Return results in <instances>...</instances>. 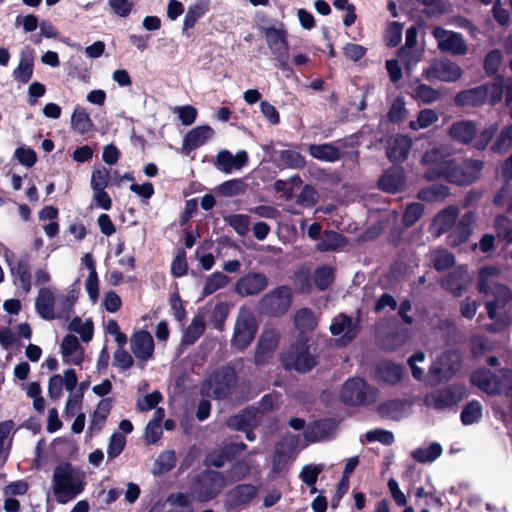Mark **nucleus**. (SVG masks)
Returning <instances> with one entry per match:
<instances>
[{
	"label": "nucleus",
	"mask_w": 512,
	"mask_h": 512,
	"mask_svg": "<svg viewBox=\"0 0 512 512\" xmlns=\"http://www.w3.org/2000/svg\"><path fill=\"white\" fill-rule=\"evenodd\" d=\"M308 152L313 158L325 162H336L341 158L339 147L334 143L311 144Z\"/></svg>",
	"instance_id": "nucleus-31"
},
{
	"label": "nucleus",
	"mask_w": 512,
	"mask_h": 512,
	"mask_svg": "<svg viewBox=\"0 0 512 512\" xmlns=\"http://www.w3.org/2000/svg\"><path fill=\"white\" fill-rule=\"evenodd\" d=\"M294 322L298 328L303 329H313L316 326L314 313L309 308L299 309L295 314Z\"/></svg>",
	"instance_id": "nucleus-60"
},
{
	"label": "nucleus",
	"mask_w": 512,
	"mask_h": 512,
	"mask_svg": "<svg viewBox=\"0 0 512 512\" xmlns=\"http://www.w3.org/2000/svg\"><path fill=\"white\" fill-rule=\"evenodd\" d=\"M109 184V171L105 167L96 168L92 171L91 187L93 190L105 189Z\"/></svg>",
	"instance_id": "nucleus-63"
},
{
	"label": "nucleus",
	"mask_w": 512,
	"mask_h": 512,
	"mask_svg": "<svg viewBox=\"0 0 512 512\" xmlns=\"http://www.w3.org/2000/svg\"><path fill=\"white\" fill-rule=\"evenodd\" d=\"M334 270L328 265H322L314 271L313 281L319 291H325L334 282Z\"/></svg>",
	"instance_id": "nucleus-45"
},
{
	"label": "nucleus",
	"mask_w": 512,
	"mask_h": 512,
	"mask_svg": "<svg viewBox=\"0 0 512 512\" xmlns=\"http://www.w3.org/2000/svg\"><path fill=\"white\" fill-rule=\"evenodd\" d=\"M442 446L437 443H431L427 448H417L412 451V457L419 463L433 462L442 454Z\"/></svg>",
	"instance_id": "nucleus-43"
},
{
	"label": "nucleus",
	"mask_w": 512,
	"mask_h": 512,
	"mask_svg": "<svg viewBox=\"0 0 512 512\" xmlns=\"http://www.w3.org/2000/svg\"><path fill=\"white\" fill-rule=\"evenodd\" d=\"M359 320L353 322L352 318L344 313H340L337 317L334 318V321L330 325V332L334 336L341 335L342 340L345 344L353 341L358 333H359Z\"/></svg>",
	"instance_id": "nucleus-21"
},
{
	"label": "nucleus",
	"mask_w": 512,
	"mask_h": 512,
	"mask_svg": "<svg viewBox=\"0 0 512 512\" xmlns=\"http://www.w3.org/2000/svg\"><path fill=\"white\" fill-rule=\"evenodd\" d=\"M470 383L491 396H497L503 392L502 380L486 368L475 369L470 375Z\"/></svg>",
	"instance_id": "nucleus-15"
},
{
	"label": "nucleus",
	"mask_w": 512,
	"mask_h": 512,
	"mask_svg": "<svg viewBox=\"0 0 512 512\" xmlns=\"http://www.w3.org/2000/svg\"><path fill=\"white\" fill-rule=\"evenodd\" d=\"M384 382L398 384L402 379V367L393 362H385L378 368Z\"/></svg>",
	"instance_id": "nucleus-46"
},
{
	"label": "nucleus",
	"mask_w": 512,
	"mask_h": 512,
	"mask_svg": "<svg viewBox=\"0 0 512 512\" xmlns=\"http://www.w3.org/2000/svg\"><path fill=\"white\" fill-rule=\"evenodd\" d=\"M209 10V1L200 0L188 7L183 20V31L193 28L197 21L202 18Z\"/></svg>",
	"instance_id": "nucleus-37"
},
{
	"label": "nucleus",
	"mask_w": 512,
	"mask_h": 512,
	"mask_svg": "<svg viewBox=\"0 0 512 512\" xmlns=\"http://www.w3.org/2000/svg\"><path fill=\"white\" fill-rule=\"evenodd\" d=\"M292 297V290L288 285L278 286L261 298L260 310L268 316H282L290 308Z\"/></svg>",
	"instance_id": "nucleus-8"
},
{
	"label": "nucleus",
	"mask_w": 512,
	"mask_h": 512,
	"mask_svg": "<svg viewBox=\"0 0 512 512\" xmlns=\"http://www.w3.org/2000/svg\"><path fill=\"white\" fill-rule=\"evenodd\" d=\"M258 488L253 484H237L231 488L225 499V505L231 510H240L248 506L257 496Z\"/></svg>",
	"instance_id": "nucleus-14"
},
{
	"label": "nucleus",
	"mask_w": 512,
	"mask_h": 512,
	"mask_svg": "<svg viewBox=\"0 0 512 512\" xmlns=\"http://www.w3.org/2000/svg\"><path fill=\"white\" fill-rule=\"evenodd\" d=\"M406 177L401 167L387 169L379 178L378 187L387 193L395 194L405 189Z\"/></svg>",
	"instance_id": "nucleus-22"
},
{
	"label": "nucleus",
	"mask_w": 512,
	"mask_h": 512,
	"mask_svg": "<svg viewBox=\"0 0 512 512\" xmlns=\"http://www.w3.org/2000/svg\"><path fill=\"white\" fill-rule=\"evenodd\" d=\"M10 272L14 278L13 284L19 285L25 293L30 292L31 283V267H30V256L25 254L21 256L16 262L7 260Z\"/></svg>",
	"instance_id": "nucleus-17"
},
{
	"label": "nucleus",
	"mask_w": 512,
	"mask_h": 512,
	"mask_svg": "<svg viewBox=\"0 0 512 512\" xmlns=\"http://www.w3.org/2000/svg\"><path fill=\"white\" fill-rule=\"evenodd\" d=\"M474 222L475 215L472 211L463 214L454 229L447 236L448 244L451 247H457L467 242L472 234Z\"/></svg>",
	"instance_id": "nucleus-20"
},
{
	"label": "nucleus",
	"mask_w": 512,
	"mask_h": 512,
	"mask_svg": "<svg viewBox=\"0 0 512 512\" xmlns=\"http://www.w3.org/2000/svg\"><path fill=\"white\" fill-rule=\"evenodd\" d=\"M15 423L13 420H5L0 422V459L7 458L9 450L12 444V438L9 439L8 447L5 448V442L10 437L12 430L14 429Z\"/></svg>",
	"instance_id": "nucleus-51"
},
{
	"label": "nucleus",
	"mask_w": 512,
	"mask_h": 512,
	"mask_svg": "<svg viewBox=\"0 0 512 512\" xmlns=\"http://www.w3.org/2000/svg\"><path fill=\"white\" fill-rule=\"evenodd\" d=\"M423 50L416 47L410 48L407 51H403L401 48L398 50V57L403 62L406 70H412L413 67L421 61L423 57Z\"/></svg>",
	"instance_id": "nucleus-52"
},
{
	"label": "nucleus",
	"mask_w": 512,
	"mask_h": 512,
	"mask_svg": "<svg viewBox=\"0 0 512 512\" xmlns=\"http://www.w3.org/2000/svg\"><path fill=\"white\" fill-rule=\"evenodd\" d=\"M268 47L276 60V67L283 72L293 73L289 65V44L287 32L283 28L267 27L264 30Z\"/></svg>",
	"instance_id": "nucleus-7"
},
{
	"label": "nucleus",
	"mask_w": 512,
	"mask_h": 512,
	"mask_svg": "<svg viewBox=\"0 0 512 512\" xmlns=\"http://www.w3.org/2000/svg\"><path fill=\"white\" fill-rule=\"evenodd\" d=\"M278 340L277 338L270 334H263L257 344L255 354H254V362L257 365H262L267 363L268 359L272 356L273 351L277 346Z\"/></svg>",
	"instance_id": "nucleus-32"
},
{
	"label": "nucleus",
	"mask_w": 512,
	"mask_h": 512,
	"mask_svg": "<svg viewBox=\"0 0 512 512\" xmlns=\"http://www.w3.org/2000/svg\"><path fill=\"white\" fill-rule=\"evenodd\" d=\"M214 134V130L209 125H202L191 129L186 133L183 139L182 150L188 155L191 151L204 145Z\"/></svg>",
	"instance_id": "nucleus-24"
},
{
	"label": "nucleus",
	"mask_w": 512,
	"mask_h": 512,
	"mask_svg": "<svg viewBox=\"0 0 512 512\" xmlns=\"http://www.w3.org/2000/svg\"><path fill=\"white\" fill-rule=\"evenodd\" d=\"M214 165L218 170L225 174H230L235 169L233 154L228 150L220 151L216 156Z\"/></svg>",
	"instance_id": "nucleus-62"
},
{
	"label": "nucleus",
	"mask_w": 512,
	"mask_h": 512,
	"mask_svg": "<svg viewBox=\"0 0 512 512\" xmlns=\"http://www.w3.org/2000/svg\"><path fill=\"white\" fill-rule=\"evenodd\" d=\"M176 465L175 452L172 450L162 452L155 461L153 473L163 474L171 471Z\"/></svg>",
	"instance_id": "nucleus-48"
},
{
	"label": "nucleus",
	"mask_w": 512,
	"mask_h": 512,
	"mask_svg": "<svg viewBox=\"0 0 512 512\" xmlns=\"http://www.w3.org/2000/svg\"><path fill=\"white\" fill-rule=\"evenodd\" d=\"M498 126L497 124H491L484 130L480 132V134L475 138L474 148L483 151L487 148L488 144L492 141L495 134L497 133Z\"/></svg>",
	"instance_id": "nucleus-61"
},
{
	"label": "nucleus",
	"mask_w": 512,
	"mask_h": 512,
	"mask_svg": "<svg viewBox=\"0 0 512 512\" xmlns=\"http://www.w3.org/2000/svg\"><path fill=\"white\" fill-rule=\"evenodd\" d=\"M462 358L456 350L441 353L429 369L430 377L437 383L452 379L461 369Z\"/></svg>",
	"instance_id": "nucleus-9"
},
{
	"label": "nucleus",
	"mask_w": 512,
	"mask_h": 512,
	"mask_svg": "<svg viewBox=\"0 0 512 512\" xmlns=\"http://www.w3.org/2000/svg\"><path fill=\"white\" fill-rule=\"evenodd\" d=\"M378 396L379 389L360 377L349 378L340 390L341 401L353 407H367L374 404Z\"/></svg>",
	"instance_id": "nucleus-4"
},
{
	"label": "nucleus",
	"mask_w": 512,
	"mask_h": 512,
	"mask_svg": "<svg viewBox=\"0 0 512 512\" xmlns=\"http://www.w3.org/2000/svg\"><path fill=\"white\" fill-rule=\"evenodd\" d=\"M204 329V322L198 318H194L184 333L183 342L185 344L195 343L203 334Z\"/></svg>",
	"instance_id": "nucleus-56"
},
{
	"label": "nucleus",
	"mask_w": 512,
	"mask_h": 512,
	"mask_svg": "<svg viewBox=\"0 0 512 512\" xmlns=\"http://www.w3.org/2000/svg\"><path fill=\"white\" fill-rule=\"evenodd\" d=\"M112 400L110 398H105L100 400L97 405L96 410L92 415V420L89 426V429H97L101 430L104 423L106 422L111 408H112Z\"/></svg>",
	"instance_id": "nucleus-40"
},
{
	"label": "nucleus",
	"mask_w": 512,
	"mask_h": 512,
	"mask_svg": "<svg viewBox=\"0 0 512 512\" xmlns=\"http://www.w3.org/2000/svg\"><path fill=\"white\" fill-rule=\"evenodd\" d=\"M250 474V466L244 460L235 461L228 471V478L232 482H239Z\"/></svg>",
	"instance_id": "nucleus-59"
},
{
	"label": "nucleus",
	"mask_w": 512,
	"mask_h": 512,
	"mask_svg": "<svg viewBox=\"0 0 512 512\" xmlns=\"http://www.w3.org/2000/svg\"><path fill=\"white\" fill-rule=\"evenodd\" d=\"M61 353L66 363L81 365L84 361L83 349L73 334L66 335L61 343Z\"/></svg>",
	"instance_id": "nucleus-27"
},
{
	"label": "nucleus",
	"mask_w": 512,
	"mask_h": 512,
	"mask_svg": "<svg viewBox=\"0 0 512 512\" xmlns=\"http://www.w3.org/2000/svg\"><path fill=\"white\" fill-rule=\"evenodd\" d=\"M466 271L461 268L449 272L440 281L441 287L450 292L454 297L462 296L466 289Z\"/></svg>",
	"instance_id": "nucleus-28"
},
{
	"label": "nucleus",
	"mask_w": 512,
	"mask_h": 512,
	"mask_svg": "<svg viewBox=\"0 0 512 512\" xmlns=\"http://www.w3.org/2000/svg\"><path fill=\"white\" fill-rule=\"evenodd\" d=\"M449 194L450 189L448 186L443 184H434L420 189L417 193V198L428 203L442 202L449 196Z\"/></svg>",
	"instance_id": "nucleus-36"
},
{
	"label": "nucleus",
	"mask_w": 512,
	"mask_h": 512,
	"mask_svg": "<svg viewBox=\"0 0 512 512\" xmlns=\"http://www.w3.org/2000/svg\"><path fill=\"white\" fill-rule=\"evenodd\" d=\"M464 397L461 386H448L437 389L425 397V405L435 410H444L457 405Z\"/></svg>",
	"instance_id": "nucleus-12"
},
{
	"label": "nucleus",
	"mask_w": 512,
	"mask_h": 512,
	"mask_svg": "<svg viewBox=\"0 0 512 512\" xmlns=\"http://www.w3.org/2000/svg\"><path fill=\"white\" fill-rule=\"evenodd\" d=\"M503 61V54L500 49L490 50L483 62V69L487 76H494L498 71Z\"/></svg>",
	"instance_id": "nucleus-47"
},
{
	"label": "nucleus",
	"mask_w": 512,
	"mask_h": 512,
	"mask_svg": "<svg viewBox=\"0 0 512 512\" xmlns=\"http://www.w3.org/2000/svg\"><path fill=\"white\" fill-rule=\"evenodd\" d=\"M126 438L124 435L115 432L111 435L107 448V455L110 460L118 457L124 450Z\"/></svg>",
	"instance_id": "nucleus-58"
},
{
	"label": "nucleus",
	"mask_w": 512,
	"mask_h": 512,
	"mask_svg": "<svg viewBox=\"0 0 512 512\" xmlns=\"http://www.w3.org/2000/svg\"><path fill=\"white\" fill-rule=\"evenodd\" d=\"M228 224L240 236L246 235L249 230V216L244 214H234L228 218Z\"/></svg>",
	"instance_id": "nucleus-64"
},
{
	"label": "nucleus",
	"mask_w": 512,
	"mask_h": 512,
	"mask_svg": "<svg viewBox=\"0 0 512 512\" xmlns=\"http://www.w3.org/2000/svg\"><path fill=\"white\" fill-rule=\"evenodd\" d=\"M257 323L253 315H240L234 326L231 344L238 351H244L254 340L257 333Z\"/></svg>",
	"instance_id": "nucleus-11"
},
{
	"label": "nucleus",
	"mask_w": 512,
	"mask_h": 512,
	"mask_svg": "<svg viewBox=\"0 0 512 512\" xmlns=\"http://www.w3.org/2000/svg\"><path fill=\"white\" fill-rule=\"evenodd\" d=\"M455 265L454 255L446 250L439 251L433 259V268L438 272L449 270Z\"/></svg>",
	"instance_id": "nucleus-57"
},
{
	"label": "nucleus",
	"mask_w": 512,
	"mask_h": 512,
	"mask_svg": "<svg viewBox=\"0 0 512 512\" xmlns=\"http://www.w3.org/2000/svg\"><path fill=\"white\" fill-rule=\"evenodd\" d=\"M230 282V277L226 274L216 271L206 278L205 285L202 290V296L207 297L217 290L224 288Z\"/></svg>",
	"instance_id": "nucleus-42"
},
{
	"label": "nucleus",
	"mask_w": 512,
	"mask_h": 512,
	"mask_svg": "<svg viewBox=\"0 0 512 512\" xmlns=\"http://www.w3.org/2000/svg\"><path fill=\"white\" fill-rule=\"evenodd\" d=\"M412 141L407 135H398L386 149V156L393 164H401L408 158Z\"/></svg>",
	"instance_id": "nucleus-25"
},
{
	"label": "nucleus",
	"mask_w": 512,
	"mask_h": 512,
	"mask_svg": "<svg viewBox=\"0 0 512 512\" xmlns=\"http://www.w3.org/2000/svg\"><path fill=\"white\" fill-rule=\"evenodd\" d=\"M72 128L80 134L89 132L93 128V122L82 107L77 106L71 117Z\"/></svg>",
	"instance_id": "nucleus-41"
},
{
	"label": "nucleus",
	"mask_w": 512,
	"mask_h": 512,
	"mask_svg": "<svg viewBox=\"0 0 512 512\" xmlns=\"http://www.w3.org/2000/svg\"><path fill=\"white\" fill-rule=\"evenodd\" d=\"M438 121L437 113L432 109H422L419 111L417 119L411 121L409 126L413 130L425 129Z\"/></svg>",
	"instance_id": "nucleus-50"
},
{
	"label": "nucleus",
	"mask_w": 512,
	"mask_h": 512,
	"mask_svg": "<svg viewBox=\"0 0 512 512\" xmlns=\"http://www.w3.org/2000/svg\"><path fill=\"white\" fill-rule=\"evenodd\" d=\"M433 36L437 40L438 48L441 51H447L453 55H464L467 52V45L463 36L458 32L436 27L433 30Z\"/></svg>",
	"instance_id": "nucleus-16"
},
{
	"label": "nucleus",
	"mask_w": 512,
	"mask_h": 512,
	"mask_svg": "<svg viewBox=\"0 0 512 512\" xmlns=\"http://www.w3.org/2000/svg\"><path fill=\"white\" fill-rule=\"evenodd\" d=\"M279 158L286 166L291 168L301 169L306 165L304 156L294 150H282Z\"/></svg>",
	"instance_id": "nucleus-55"
},
{
	"label": "nucleus",
	"mask_w": 512,
	"mask_h": 512,
	"mask_svg": "<svg viewBox=\"0 0 512 512\" xmlns=\"http://www.w3.org/2000/svg\"><path fill=\"white\" fill-rule=\"evenodd\" d=\"M346 243V237L341 233L334 230H325L323 237L317 243V250L320 252L336 251L337 249L345 246Z\"/></svg>",
	"instance_id": "nucleus-34"
},
{
	"label": "nucleus",
	"mask_w": 512,
	"mask_h": 512,
	"mask_svg": "<svg viewBox=\"0 0 512 512\" xmlns=\"http://www.w3.org/2000/svg\"><path fill=\"white\" fill-rule=\"evenodd\" d=\"M237 380L235 369L226 365L209 375L202 383L200 392L202 395H210L214 399L223 400L233 394L237 386Z\"/></svg>",
	"instance_id": "nucleus-3"
},
{
	"label": "nucleus",
	"mask_w": 512,
	"mask_h": 512,
	"mask_svg": "<svg viewBox=\"0 0 512 512\" xmlns=\"http://www.w3.org/2000/svg\"><path fill=\"white\" fill-rule=\"evenodd\" d=\"M84 476L80 475L70 462L58 464L53 471L52 488L56 501L65 504L79 494L85 488Z\"/></svg>",
	"instance_id": "nucleus-2"
},
{
	"label": "nucleus",
	"mask_w": 512,
	"mask_h": 512,
	"mask_svg": "<svg viewBox=\"0 0 512 512\" xmlns=\"http://www.w3.org/2000/svg\"><path fill=\"white\" fill-rule=\"evenodd\" d=\"M413 97L424 104H432L441 98V92L417 80L413 88Z\"/></svg>",
	"instance_id": "nucleus-39"
},
{
	"label": "nucleus",
	"mask_w": 512,
	"mask_h": 512,
	"mask_svg": "<svg viewBox=\"0 0 512 512\" xmlns=\"http://www.w3.org/2000/svg\"><path fill=\"white\" fill-rule=\"evenodd\" d=\"M440 151L433 148L422 157V163L427 165L424 177L428 181L445 179L451 184L468 186L476 182L484 167L481 160L475 159H438Z\"/></svg>",
	"instance_id": "nucleus-1"
},
{
	"label": "nucleus",
	"mask_w": 512,
	"mask_h": 512,
	"mask_svg": "<svg viewBox=\"0 0 512 512\" xmlns=\"http://www.w3.org/2000/svg\"><path fill=\"white\" fill-rule=\"evenodd\" d=\"M424 213V206L421 203L414 202L409 204L403 213L402 216V223L406 227L413 226L423 215Z\"/></svg>",
	"instance_id": "nucleus-53"
},
{
	"label": "nucleus",
	"mask_w": 512,
	"mask_h": 512,
	"mask_svg": "<svg viewBox=\"0 0 512 512\" xmlns=\"http://www.w3.org/2000/svg\"><path fill=\"white\" fill-rule=\"evenodd\" d=\"M34 70V59L32 53L22 52L18 66L13 70V77L20 83L26 84L30 81Z\"/></svg>",
	"instance_id": "nucleus-33"
},
{
	"label": "nucleus",
	"mask_w": 512,
	"mask_h": 512,
	"mask_svg": "<svg viewBox=\"0 0 512 512\" xmlns=\"http://www.w3.org/2000/svg\"><path fill=\"white\" fill-rule=\"evenodd\" d=\"M422 76L429 82L436 80L449 83L456 82L462 76V69L457 63L449 59H442L434 61L430 66L426 67L422 72Z\"/></svg>",
	"instance_id": "nucleus-10"
},
{
	"label": "nucleus",
	"mask_w": 512,
	"mask_h": 512,
	"mask_svg": "<svg viewBox=\"0 0 512 512\" xmlns=\"http://www.w3.org/2000/svg\"><path fill=\"white\" fill-rule=\"evenodd\" d=\"M448 135L455 142L469 145L477 136V127L471 120L456 121L449 127Z\"/></svg>",
	"instance_id": "nucleus-23"
},
{
	"label": "nucleus",
	"mask_w": 512,
	"mask_h": 512,
	"mask_svg": "<svg viewBox=\"0 0 512 512\" xmlns=\"http://www.w3.org/2000/svg\"><path fill=\"white\" fill-rule=\"evenodd\" d=\"M489 85L482 84L480 86L462 90L454 97V103L458 107H480L488 100Z\"/></svg>",
	"instance_id": "nucleus-18"
},
{
	"label": "nucleus",
	"mask_w": 512,
	"mask_h": 512,
	"mask_svg": "<svg viewBox=\"0 0 512 512\" xmlns=\"http://www.w3.org/2000/svg\"><path fill=\"white\" fill-rule=\"evenodd\" d=\"M512 147V124L505 126L492 144L491 150L494 153L507 152Z\"/></svg>",
	"instance_id": "nucleus-49"
},
{
	"label": "nucleus",
	"mask_w": 512,
	"mask_h": 512,
	"mask_svg": "<svg viewBox=\"0 0 512 512\" xmlns=\"http://www.w3.org/2000/svg\"><path fill=\"white\" fill-rule=\"evenodd\" d=\"M335 428V421L331 418L315 420L306 427L304 437L308 442L315 443L325 439Z\"/></svg>",
	"instance_id": "nucleus-26"
},
{
	"label": "nucleus",
	"mask_w": 512,
	"mask_h": 512,
	"mask_svg": "<svg viewBox=\"0 0 512 512\" xmlns=\"http://www.w3.org/2000/svg\"><path fill=\"white\" fill-rule=\"evenodd\" d=\"M268 286V278L261 272H248L235 283L234 291L241 297L255 296L263 292Z\"/></svg>",
	"instance_id": "nucleus-13"
},
{
	"label": "nucleus",
	"mask_w": 512,
	"mask_h": 512,
	"mask_svg": "<svg viewBox=\"0 0 512 512\" xmlns=\"http://www.w3.org/2000/svg\"><path fill=\"white\" fill-rule=\"evenodd\" d=\"M458 217V210L454 206H448L443 209L434 219V222L438 228V233H447L455 225Z\"/></svg>",
	"instance_id": "nucleus-38"
},
{
	"label": "nucleus",
	"mask_w": 512,
	"mask_h": 512,
	"mask_svg": "<svg viewBox=\"0 0 512 512\" xmlns=\"http://www.w3.org/2000/svg\"><path fill=\"white\" fill-rule=\"evenodd\" d=\"M130 346L135 357L141 361H148L154 353V340L146 330L135 331L130 338Z\"/></svg>",
	"instance_id": "nucleus-19"
},
{
	"label": "nucleus",
	"mask_w": 512,
	"mask_h": 512,
	"mask_svg": "<svg viewBox=\"0 0 512 512\" xmlns=\"http://www.w3.org/2000/svg\"><path fill=\"white\" fill-rule=\"evenodd\" d=\"M405 404L404 400L390 399L384 401L377 407V413L381 418L398 421L403 415Z\"/></svg>",
	"instance_id": "nucleus-35"
},
{
	"label": "nucleus",
	"mask_w": 512,
	"mask_h": 512,
	"mask_svg": "<svg viewBox=\"0 0 512 512\" xmlns=\"http://www.w3.org/2000/svg\"><path fill=\"white\" fill-rule=\"evenodd\" d=\"M226 485V479L219 471L205 469L194 477L193 493L198 502L207 503L215 499Z\"/></svg>",
	"instance_id": "nucleus-6"
},
{
	"label": "nucleus",
	"mask_w": 512,
	"mask_h": 512,
	"mask_svg": "<svg viewBox=\"0 0 512 512\" xmlns=\"http://www.w3.org/2000/svg\"><path fill=\"white\" fill-rule=\"evenodd\" d=\"M308 342V338L300 334L290 349L282 355V365L286 370L307 373L318 365V360L310 353Z\"/></svg>",
	"instance_id": "nucleus-5"
},
{
	"label": "nucleus",
	"mask_w": 512,
	"mask_h": 512,
	"mask_svg": "<svg viewBox=\"0 0 512 512\" xmlns=\"http://www.w3.org/2000/svg\"><path fill=\"white\" fill-rule=\"evenodd\" d=\"M294 283L301 294H310L312 291L311 274L308 269L302 268L295 272Z\"/></svg>",
	"instance_id": "nucleus-54"
},
{
	"label": "nucleus",
	"mask_w": 512,
	"mask_h": 512,
	"mask_svg": "<svg viewBox=\"0 0 512 512\" xmlns=\"http://www.w3.org/2000/svg\"><path fill=\"white\" fill-rule=\"evenodd\" d=\"M227 425L237 431L245 430L248 427H256L257 410L254 407L244 408L238 414L230 416Z\"/></svg>",
	"instance_id": "nucleus-30"
},
{
	"label": "nucleus",
	"mask_w": 512,
	"mask_h": 512,
	"mask_svg": "<svg viewBox=\"0 0 512 512\" xmlns=\"http://www.w3.org/2000/svg\"><path fill=\"white\" fill-rule=\"evenodd\" d=\"M35 308L41 318L54 320V294L49 288H41L35 301Z\"/></svg>",
	"instance_id": "nucleus-29"
},
{
	"label": "nucleus",
	"mask_w": 512,
	"mask_h": 512,
	"mask_svg": "<svg viewBox=\"0 0 512 512\" xmlns=\"http://www.w3.org/2000/svg\"><path fill=\"white\" fill-rule=\"evenodd\" d=\"M482 411V405L478 400L468 402L460 415L462 424L468 426L478 422L482 418Z\"/></svg>",
	"instance_id": "nucleus-44"
}]
</instances>
